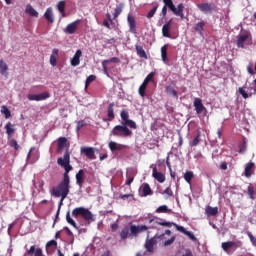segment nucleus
<instances>
[{
	"instance_id": "c756f323",
	"label": "nucleus",
	"mask_w": 256,
	"mask_h": 256,
	"mask_svg": "<svg viewBox=\"0 0 256 256\" xmlns=\"http://www.w3.org/2000/svg\"><path fill=\"white\" fill-rule=\"evenodd\" d=\"M108 147H109V149H110L112 152H114V151H120V150H122V149L125 148L124 145H122V144H117L116 142H113V141L109 142Z\"/></svg>"
},
{
	"instance_id": "09e8293b",
	"label": "nucleus",
	"mask_w": 256,
	"mask_h": 256,
	"mask_svg": "<svg viewBox=\"0 0 256 256\" xmlns=\"http://www.w3.org/2000/svg\"><path fill=\"white\" fill-rule=\"evenodd\" d=\"M157 10H158V6H154L153 9L149 10L146 18L152 19L154 17V15L156 14Z\"/></svg>"
},
{
	"instance_id": "f704fd0d",
	"label": "nucleus",
	"mask_w": 256,
	"mask_h": 256,
	"mask_svg": "<svg viewBox=\"0 0 256 256\" xmlns=\"http://www.w3.org/2000/svg\"><path fill=\"white\" fill-rule=\"evenodd\" d=\"M205 22L202 20L201 22H198L197 24H195L194 26V30L198 33V34H202L204 32V27H205Z\"/></svg>"
},
{
	"instance_id": "69168bd1",
	"label": "nucleus",
	"mask_w": 256,
	"mask_h": 256,
	"mask_svg": "<svg viewBox=\"0 0 256 256\" xmlns=\"http://www.w3.org/2000/svg\"><path fill=\"white\" fill-rule=\"evenodd\" d=\"M185 235L188 236L192 241L197 240L196 236L190 231H186Z\"/></svg>"
},
{
	"instance_id": "c85d7f7f",
	"label": "nucleus",
	"mask_w": 256,
	"mask_h": 256,
	"mask_svg": "<svg viewBox=\"0 0 256 256\" xmlns=\"http://www.w3.org/2000/svg\"><path fill=\"white\" fill-rule=\"evenodd\" d=\"M168 48H169L168 44L161 47V59H162L163 63L168 62Z\"/></svg>"
},
{
	"instance_id": "1a4fd4ad",
	"label": "nucleus",
	"mask_w": 256,
	"mask_h": 256,
	"mask_svg": "<svg viewBox=\"0 0 256 256\" xmlns=\"http://www.w3.org/2000/svg\"><path fill=\"white\" fill-rule=\"evenodd\" d=\"M68 146V140L66 137H59L57 139V148H56V152L58 154L62 153L63 150L65 149V147Z\"/></svg>"
},
{
	"instance_id": "ea45409f",
	"label": "nucleus",
	"mask_w": 256,
	"mask_h": 256,
	"mask_svg": "<svg viewBox=\"0 0 256 256\" xmlns=\"http://www.w3.org/2000/svg\"><path fill=\"white\" fill-rule=\"evenodd\" d=\"M0 113L4 114V117H6V119H9L11 117V111L7 108V106H2L0 109Z\"/></svg>"
},
{
	"instance_id": "4d7b16f0",
	"label": "nucleus",
	"mask_w": 256,
	"mask_h": 256,
	"mask_svg": "<svg viewBox=\"0 0 256 256\" xmlns=\"http://www.w3.org/2000/svg\"><path fill=\"white\" fill-rule=\"evenodd\" d=\"M109 63V61L108 60H104L103 62H102V70H103V73L105 74V75H109V73H108V67H107V64Z\"/></svg>"
},
{
	"instance_id": "58836bf2",
	"label": "nucleus",
	"mask_w": 256,
	"mask_h": 256,
	"mask_svg": "<svg viewBox=\"0 0 256 256\" xmlns=\"http://www.w3.org/2000/svg\"><path fill=\"white\" fill-rule=\"evenodd\" d=\"M247 194L251 200H255V188L252 185L247 187Z\"/></svg>"
},
{
	"instance_id": "aec40b11",
	"label": "nucleus",
	"mask_w": 256,
	"mask_h": 256,
	"mask_svg": "<svg viewBox=\"0 0 256 256\" xmlns=\"http://www.w3.org/2000/svg\"><path fill=\"white\" fill-rule=\"evenodd\" d=\"M27 255L32 256H43V250L41 248H36L35 246H30L29 250L26 251Z\"/></svg>"
},
{
	"instance_id": "f3484780",
	"label": "nucleus",
	"mask_w": 256,
	"mask_h": 256,
	"mask_svg": "<svg viewBox=\"0 0 256 256\" xmlns=\"http://www.w3.org/2000/svg\"><path fill=\"white\" fill-rule=\"evenodd\" d=\"M184 4H178L177 8L176 6L171 10L174 15L179 16L182 20H184Z\"/></svg>"
},
{
	"instance_id": "37998d69",
	"label": "nucleus",
	"mask_w": 256,
	"mask_h": 256,
	"mask_svg": "<svg viewBox=\"0 0 256 256\" xmlns=\"http://www.w3.org/2000/svg\"><path fill=\"white\" fill-rule=\"evenodd\" d=\"M154 73H150L149 75H147V77L144 79L142 85H145L146 87H148L149 82L154 80Z\"/></svg>"
},
{
	"instance_id": "a19ab883",
	"label": "nucleus",
	"mask_w": 256,
	"mask_h": 256,
	"mask_svg": "<svg viewBox=\"0 0 256 256\" xmlns=\"http://www.w3.org/2000/svg\"><path fill=\"white\" fill-rule=\"evenodd\" d=\"M170 211L171 210L166 205H162L155 210L156 213H170Z\"/></svg>"
},
{
	"instance_id": "39448f33",
	"label": "nucleus",
	"mask_w": 256,
	"mask_h": 256,
	"mask_svg": "<svg viewBox=\"0 0 256 256\" xmlns=\"http://www.w3.org/2000/svg\"><path fill=\"white\" fill-rule=\"evenodd\" d=\"M236 45L238 48L245 49L246 46L252 45V35L250 33H244L237 37Z\"/></svg>"
},
{
	"instance_id": "72a5a7b5",
	"label": "nucleus",
	"mask_w": 256,
	"mask_h": 256,
	"mask_svg": "<svg viewBox=\"0 0 256 256\" xmlns=\"http://www.w3.org/2000/svg\"><path fill=\"white\" fill-rule=\"evenodd\" d=\"M124 9V4L120 3L118 4V6H116L114 13H113V19H117L119 17V15L123 12Z\"/></svg>"
},
{
	"instance_id": "412c9836",
	"label": "nucleus",
	"mask_w": 256,
	"mask_h": 256,
	"mask_svg": "<svg viewBox=\"0 0 256 256\" xmlns=\"http://www.w3.org/2000/svg\"><path fill=\"white\" fill-rule=\"evenodd\" d=\"M44 18L49 24L54 23V14H53V9L52 8H46L44 12Z\"/></svg>"
},
{
	"instance_id": "473e14b6",
	"label": "nucleus",
	"mask_w": 256,
	"mask_h": 256,
	"mask_svg": "<svg viewBox=\"0 0 256 256\" xmlns=\"http://www.w3.org/2000/svg\"><path fill=\"white\" fill-rule=\"evenodd\" d=\"M135 50H136L137 55H138L140 58H144V59H147V58H148V56H147V54H146V52H145V50L143 49L142 46L136 45V46H135Z\"/></svg>"
},
{
	"instance_id": "ddd939ff",
	"label": "nucleus",
	"mask_w": 256,
	"mask_h": 256,
	"mask_svg": "<svg viewBox=\"0 0 256 256\" xmlns=\"http://www.w3.org/2000/svg\"><path fill=\"white\" fill-rule=\"evenodd\" d=\"M149 224H154V225H161V226H166L168 228H171L173 226V222H167L166 220H163L161 218H153L149 220Z\"/></svg>"
},
{
	"instance_id": "7ed1b4c3",
	"label": "nucleus",
	"mask_w": 256,
	"mask_h": 256,
	"mask_svg": "<svg viewBox=\"0 0 256 256\" xmlns=\"http://www.w3.org/2000/svg\"><path fill=\"white\" fill-rule=\"evenodd\" d=\"M132 134V131L129 130V128L124 126L123 124L115 126L111 131V135L115 137H129Z\"/></svg>"
},
{
	"instance_id": "6e6d98bb",
	"label": "nucleus",
	"mask_w": 256,
	"mask_h": 256,
	"mask_svg": "<svg viewBox=\"0 0 256 256\" xmlns=\"http://www.w3.org/2000/svg\"><path fill=\"white\" fill-rule=\"evenodd\" d=\"M172 232L170 230H165L163 234L155 235V237L159 240H163L165 235L171 236Z\"/></svg>"
},
{
	"instance_id": "f8f14e48",
	"label": "nucleus",
	"mask_w": 256,
	"mask_h": 256,
	"mask_svg": "<svg viewBox=\"0 0 256 256\" xmlns=\"http://www.w3.org/2000/svg\"><path fill=\"white\" fill-rule=\"evenodd\" d=\"M158 239L156 236L146 240L145 242V248L149 253H153L154 252V246L157 245V240Z\"/></svg>"
},
{
	"instance_id": "423d86ee",
	"label": "nucleus",
	"mask_w": 256,
	"mask_h": 256,
	"mask_svg": "<svg viewBox=\"0 0 256 256\" xmlns=\"http://www.w3.org/2000/svg\"><path fill=\"white\" fill-rule=\"evenodd\" d=\"M193 106L195 108L196 114L198 115L202 114L204 111H207L206 107L204 106L200 98L194 99Z\"/></svg>"
},
{
	"instance_id": "603ef678",
	"label": "nucleus",
	"mask_w": 256,
	"mask_h": 256,
	"mask_svg": "<svg viewBox=\"0 0 256 256\" xmlns=\"http://www.w3.org/2000/svg\"><path fill=\"white\" fill-rule=\"evenodd\" d=\"M176 240V236H172L170 239L163 242L164 247L171 246Z\"/></svg>"
},
{
	"instance_id": "052dcab7",
	"label": "nucleus",
	"mask_w": 256,
	"mask_h": 256,
	"mask_svg": "<svg viewBox=\"0 0 256 256\" xmlns=\"http://www.w3.org/2000/svg\"><path fill=\"white\" fill-rule=\"evenodd\" d=\"M253 68H254V64H253V62H250V63L248 64V66H247V72H248V74H250V75H254V74H255Z\"/></svg>"
},
{
	"instance_id": "de8ad7c7",
	"label": "nucleus",
	"mask_w": 256,
	"mask_h": 256,
	"mask_svg": "<svg viewBox=\"0 0 256 256\" xmlns=\"http://www.w3.org/2000/svg\"><path fill=\"white\" fill-rule=\"evenodd\" d=\"M96 80V76L94 75H90L87 77L86 81H85V89H87L89 87V85Z\"/></svg>"
},
{
	"instance_id": "9b49d317",
	"label": "nucleus",
	"mask_w": 256,
	"mask_h": 256,
	"mask_svg": "<svg viewBox=\"0 0 256 256\" xmlns=\"http://www.w3.org/2000/svg\"><path fill=\"white\" fill-rule=\"evenodd\" d=\"M197 7L201 12H204V13H210L215 10V4H208V2L197 4Z\"/></svg>"
},
{
	"instance_id": "393cba45",
	"label": "nucleus",
	"mask_w": 256,
	"mask_h": 256,
	"mask_svg": "<svg viewBox=\"0 0 256 256\" xmlns=\"http://www.w3.org/2000/svg\"><path fill=\"white\" fill-rule=\"evenodd\" d=\"M4 129H6V135H8V139H10L15 134L14 125L11 122L6 123Z\"/></svg>"
},
{
	"instance_id": "4468645a",
	"label": "nucleus",
	"mask_w": 256,
	"mask_h": 256,
	"mask_svg": "<svg viewBox=\"0 0 256 256\" xmlns=\"http://www.w3.org/2000/svg\"><path fill=\"white\" fill-rule=\"evenodd\" d=\"M152 177L157 180L159 183H164L166 181V177L164 174L157 170V167H153L152 169Z\"/></svg>"
},
{
	"instance_id": "3c124183",
	"label": "nucleus",
	"mask_w": 256,
	"mask_h": 256,
	"mask_svg": "<svg viewBox=\"0 0 256 256\" xmlns=\"http://www.w3.org/2000/svg\"><path fill=\"white\" fill-rule=\"evenodd\" d=\"M124 126H128V127H130V128H132V129H137V125H136V123L133 121V120H127L125 123H122Z\"/></svg>"
},
{
	"instance_id": "e433bc0d",
	"label": "nucleus",
	"mask_w": 256,
	"mask_h": 256,
	"mask_svg": "<svg viewBox=\"0 0 256 256\" xmlns=\"http://www.w3.org/2000/svg\"><path fill=\"white\" fill-rule=\"evenodd\" d=\"M66 221L68 224L72 225L75 229H78L76 222L71 217L70 211L66 213Z\"/></svg>"
},
{
	"instance_id": "2f4dec72",
	"label": "nucleus",
	"mask_w": 256,
	"mask_h": 256,
	"mask_svg": "<svg viewBox=\"0 0 256 256\" xmlns=\"http://www.w3.org/2000/svg\"><path fill=\"white\" fill-rule=\"evenodd\" d=\"M170 30H171V27L169 26V24H164L162 27L163 37L171 39L172 35L170 34Z\"/></svg>"
},
{
	"instance_id": "338daca9",
	"label": "nucleus",
	"mask_w": 256,
	"mask_h": 256,
	"mask_svg": "<svg viewBox=\"0 0 256 256\" xmlns=\"http://www.w3.org/2000/svg\"><path fill=\"white\" fill-rule=\"evenodd\" d=\"M167 13H168V6H166V4H164V6L162 7V16H163V18L167 17Z\"/></svg>"
},
{
	"instance_id": "bf43d9fd",
	"label": "nucleus",
	"mask_w": 256,
	"mask_h": 256,
	"mask_svg": "<svg viewBox=\"0 0 256 256\" xmlns=\"http://www.w3.org/2000/svg\"><path fill=\"white\" fill-rule=\"evenodd\" d=\"M49 63L51 66L55 67L57 65V58L55 55H51L49 58Z\"/></svg>"
},
{
	"instance_id": "864d4df0",
	"label": "nucleus",
	"mask_w": 256,
	"mask_h": 256,
	"mask_svg": "<svg viewBox=\"0 0 256 256\" xmlns=\"http://www.w3.org/2000/svg\"><path fill=\"white\" fill-rule=\"evenodd\" d=\"M201 139H200V133H198L195 138L193 139V141L191 142V146L192 147H195V146H198L199 143H200Z\"/></svg>"
},
{
	"instance_id": "f03ea898",
	"label": "nucleus",
	"mask_w": 256,
	"mask_h": 256,
	"mask_svg": "<svg viewBox=\"0 0 256 256\" xmlns=\"http://www.w3.org/2000/svg\"><path fill=\"white\" fill-rule=\"evenodd\" d=\"M72 216L75 219H78L79 216H81L88 223L95 221V217L92 214V212L89 209L84 208V207H77V208L73 209Z\"/></svg>"
},
{
	"instance_id": "4c0bfd02",
	"label": "nucleus",
	"mask_w": 256,
	"mask_h": 256,
	"mask_svg": "<svg viewBox=\"0 0 256 256\" xmlns=\"http://www.w3.org/2000/svg\"><path fill=\"white\" fill-rule=\"evenodd\" d=\"M194 178V173L192 171H187L184 174V180L188 183L191 184L192 179Z\"/></svg>"
},
{
	"instance_id": "680f3d73",
	"label": "nucleus",
	"mask_w": 256,
	"mask_h": 256,
	"mask_svg": "<svg viewBox=\"0 0 256 256\" xmlns=\"http://www.w3.org/2000/svg\"><path fill=\"white\" fill-rule=\"evenodd\" d=\"M172 226H175L176 230H178L179 232H182L183 234L187 233V230L184 227L179 226L176 223H173Z\"/></svg>"
},
{
	"instance_id": "cd10ccee",
	"label": "nucleus",
	"mask_w": 256,
	"mask_h": 256,
	"mask_svg": "<svg viewBox=\"0 0 256 256\" xmlns=\"http://www.w3.org/2000/svg\"><path fill=\"white\" fill-rule=\"evenodd\" d=\"M65 7H66L65 0H60L57 4V10L61 14V17L63 18L66 17Z\"/></svg>"
},
{
	"instance_id": "dca6fc26",
	"label": "nucleus",
	"mask_w": 256,
	"mask_h": 256,
	"mask_svg": "<svg viewBox=\"0 0 256 256\" xmlns=\"http://www.w3.org/2000/svg\"><path fill=\"white\" fill-rule=\"evenodd\" d=\"M127 23H128L130 32L133 34H136V32H137L136 20H135L134 16H131V14H128L127 15Z\"/></svg>"
},
{
	"instance_id": "bb28decb",
	"label": "nucleus",
	"mask_w": 256,
	"mask_h": 256,
	"mask_svg": "<svg viewBox=\"0 0 256 256\" xmlns=\"http://www.w3.org/2000/svg\"><path fill=\"white\" fill-rule=\"evenodd\" d=\"M76 184L80 187L84 184V170H79L75 176Z\"/></svg>"
},
{
	"instance_id": "a18cd8bd",
	"label": "nucleus",
	"mask_w": 256,
	"mask_h": 256,
	"mask_svg": "<svg viewBox=\"0 0 256 256\" xmlns=\"http://www.w3.org/2000/svg\"><path fill=\"white\" fill-rule=\"evenodd\" d=\"M146 89L147 86H145L144 84H141L139 89H138V93L140 95V97L144 98L146 96Z\"/></svg>"
},
{
	"instance_id": "a211bd4d",
	"label": "nucleus",
	"mask_w": 256,
	"mask_h": 256,
	"mask_svg": "<svg viewBox=\"0 0 256 256\" xmlns=\"http://www.w3.org/2000/svg\"><path fill=\"white\" fill-rule=\"evenodd\" d=\"M140 190L142 192L143 197H147L153 194V190L151 189L150 185L148 183H143L140 187Z\"/></svg>"
},
{
	"instance_id": "79ce46f5",
	"label": "nucleus",
	"mask_w": 256,
	"mask_h": 256,
	"mask_svg": "<svg viewBox=\"0 0 256 256\" xmlns=\"http://www.w3.org/2000/svg\"><path fill=\"white\" fill-rule=\"evenodd\" d=\"M165 90L169 95L175 98H178V92L175 89H173L171 86L166 87Z\"/></svg>"
},
{
	"instance_id": "8fccbe9b",
	"label": "nucleus",
	"mask_w": 256,
	"mask_h": 256,
	"mask_svg": "<svg viewBox=\"0 0 256 256\" xmlns=\"http://www.w3.org/2000/svg\"><path fill=\"white\" fill-rule=\"evenodd\" d=\"M246 234H247L252 246H254L256 248V236H254L252 234V232H247Z\"/></svg>"
},
{
	"instance_id": "49530a36",
	"label": "nucleus",
	"mask_w": 256,
	"mask_h": 256,
	"mask_svg": "<svg viewBox=\"0 0 256 256\" xmlns=\"http://www.w3.org/2000/svg\"><path fill=\"white\" fill-rule=\"evenodd\" d=\"M162 194L165 195L166 199H169L170 197L174 196V193L170 187L166 188Z\"/></svg>"
},
{
	"instance_id": "20e7f679",
	"label": "nucleus",
	"mask_w": 256,
	"mask_h": 256,
	"mask_svg": "<svg viewBox=\"0 0 256 256\" xmlns=\"http://www.w3.org/2000/svg\"><path fill=\"white\" fill-rule=\"evenodd\" d=\"M149 229H157L155 225L146 226V225H133L130 224V235L132 237H138L140 233L145 232Z\"/></svg>"
},
{
	"instance_id": "f257e3e1",
	"label": "nucleus",
	"mask_w": 256,
	"mask_h": 256,
	"mask_svg": "<svg viewBox=\"0 0 256 256\" xmlns=\"http://www.w3.org/2000/svg\"><path fill=\"white\" fill-rule=\"evenodd\" d=\"M57 164L64 168L63 178L56 187H52L50 194L56 198L62 197V200H65L71 188L69 172L73 170V167L70 165L69 149H66L63 158H57Z\"/></svg>"
},
{
	"instance_id": "e2e57ef3",
	"label": "nucleus",
	"mask_w": 256,
	"mask_h": 256,
	"mask_svg": "<svg viewBox=\"0 0 256 256\" xmlns=\"http://www.w3.org/2000/svg\"><path fill=\"white\" fill-rule=\"evenodd\" d=\"M57 245H58L57 241L51 240V241H49V242L46 243V248H50V247L56 248Z\"/></svg>"
},
{
	"instance_id": "a878e982",
	"label": "nucleus",
	"mask_w": 256,
	"mask_h": 256,
	"mask_svg": "<svg viewBox=\"0 0 256 256\" xmlns=\"http://www.w3.org/2000/svg\"><path fill=\"white\" fill-rule=\"evenodd\" d=\"M205 213L208 217L216 216L219 213L218 207L207 206Z\"/></svg>"
},
{
	"instance_id": "2eb2a0df",
	"label": "nucleus",
	"mask_w": 256,
	"mask_h": 256,
	"mask_svg": "<svg viewBox=\"0 0 256 256\" xmlns=\"http://www.w3.org/2000/svg\"><path fill=\"white\" fill-rule=\"evenodd\" d=\"M79 23H80V20H75L74 22H71L70 24L67 25L65 32L69 35L74 34L78 29Z\"/></svg>"
},
{
	"instance_id": "9d476101",
	"label": "nucleus",
	"mask_w": 256,
	"mask_h": 256,
	"mask_svg": "<svg viewBox=\"0 0 256 256\" xmlns=\"http://www.w3.org/2000/svg\"><path fill=\"white\" fill-rule=\"evenodd\" d=\"M255 163L254 162H249L245 165L244 169V176L246 178H250L253 174H255Z\"/></svg>"
},
{
	"instance_id": "7c9ffc66",
	"label": "nucleus",
	"mask_w": 256,
	"mask_h": 256,
	"mask_svg": "<svg viewBox=\"0 0 256 256\" xmlns=\"http://www.w3.org/2000/svg\"><path fill=\"white\" fill-rule=\"evenodd\" d=\"M131 232H130V227L126 226L124 227L121 232H120V238L121 240H125L127 239L128 237H133V236H130Z\"/></svg>"
},
{
	"instance_id": "6ab92c4d",
	"label": "nucleus",
	"mask_w": 256,
	"mask_h": 256,
	"mask_svg": "<svg viewBox=\"0 0 256 256\" xmlns=\"http://www.w3.org/2000/svg\"><path fill=\"white\" fill-rule=\"evenodd\" d=\"M82 57V51L81 50H77L73 56V58L71 59L70 63L71 66L76 67L80 65V58Z\"/></svg>"
},
{
	"instance_id": "0e129e2a",
	"label": "nucleus",
	"mask_w": 256,
	"mask_h": 256,
	"mask_svg": "<svg viewBox=\"0 0 256 256\" xmlns=\"http://www.w3.org/2000/svg\"><path fill=\"white\" fill-rule=\"evenodd\" d=\"M239 94H241V96H242L244 99L249 98V94H248L243 88H239Z\"/></svg>"
},
{
	"instance_id": "c9c22d12",
	"label": "nucleus",
	"mask_w": 256,
	"mask_h": 256,
	"mask_svg": "<svg viewBox=\"0 0 256 256\" xmlns=\"http://www.w3.org/2000/svg\"><path fill=\"white\" fill-rule=\"evenodd\" d=\"M235 245H236L235 242H233V241H228V242H223V243L221 244V247H222V249H223L225 252H227L230 248H232V247L235 246Z\"/></svg>"
},
{
	"instance_id": "b1692460",
	"label": "nucleus",
	"mask_w": 256,
	"mask_h": 256,
	"mask_svg": "<svg viewBox=\"0 0 256 256\" xmlns=\"http://www.w3.org/2000/svg\"><path fill=\"white\" fill-rule=\"evenodd\" d=\"M114 107L115 103H110L107 107V117L108 121H112L115 119V114H114Z\"/></svg>"
},
{
	"instance_id": "774afa93",
	"label": "nucleus",
	"mask_w": 256,
	"mask_h": 256,
	"mask_svg": "<svg viewBox=\"0 0 256 256\" xmlns=\"http://www.w3.org/2000/svg\"><path fill=\"white\" fill-rule=\"evenodd\" d=\"M84 126H86V122L85 121H78L77 122V130H80Z\"/></svg>"
},
{
	"instance_id": "6e6552de",
	"label": "nucleus",
	"mask_w": 256,
	"mask_h": 256,
	"mask_svg": "<svg viewBox=\"0 0 256 256\" xmlns=\"http://www.w3.org/2000/svg\"><path fill=\"white\" fill-rule=\"evenodd\" d=\"M47 98H50V94L48 92H44L39 95H33V94L27 95V99L29 101H43V100H46Z\"/></svg>"
},
{
	"instance_id": "4be33fe9",
	"label": "nucleus",
	"mask_w": 256,
	"mask_h": 256,
	"mask_svg": "<svg viewBox=\"0 0 256 256\" xmlns=\"http://www.w3.org/2000/svg\"><path fill=\"white\" fill-rule=\"evenodd\" d=\"M9 67L4 60H0V75L4 76L6 79L9 77Z\"/></svg>"
},
{
	"instance_id": "0eeeda50",
	"label": "nucleus",
	"mask_w": 256,
	"mask_h": 256,
	"mask_svg": "<svg viewBox=\"0 0 256 256\" xmlns=\"http://www.w3.org/2000/svg\"><path fill=\"white\" fill-rule=\"evenodd\" d=\"M80 153L84 154L89 160L96 159L95 150L92 147H82Z\"/></svg>"
},
{
	"instance_id": "5701e85b",
	"label": "nucleus",
	"mask_w": 256,
	"mask_h": 256,
	"mask_svg": "<svg viewBox=\"0 0 256 256\" xmlns=\"http://www.w3.org/2000/svg\"><path fill=\"white\" fill-rule=\"evenodd\" d=\"M25 13L28 14L31 17H35L38 18L39 17V13L37 12V10H35V8H33L32 5L28 4L25 8Z\"/></svg>"
},
{
	"instance_id": "5fc2aeb1",
	"label": "nucleus",
	"mask_w": 256,
	"mask_h": 256,
	"mask_svg": "<svg viewBox=\"0 0 256 256\" xmlns=\"http://www.w3.org/2000/svg\"><path fill=\"white\" fill-rule=\"evenodd\" d=\"M164 5H166L171 11L175 6L173 0H163Z\"/></svg>"
},
{
	"instance_id": "c03bdc74",
	"label": "nucleus",
	"mask_w": 256,
	"mask_h": 256,
	"mask_svg": "<svg viewBox=\"0 0 256 256\" xmlns=\"http://www.w3.org/2000/svg\"><path fill=\"white\" fill-rule=\"evenodd\" d=\"M120 117H121V119H122V121H123L124 123H126L127 121L130 120V119H129V113H128V111H126V110H122V111H121Z\"/></svg>"
},
{
	"instance_id": "13d9d810",
	"label": "nucleus",
	"mask_w": 256,
	"mask_h": 256,
	"mask_svg": "<svg viewBox=\"0 0 256 256\" xmlns=\"http://www.w3.org/2000/svg\"><path fill=\"white\" fill-rule=\"evenodd\" d=\"M10 147H13L16 151H18L20 148L18 142L15 139L10 140Z\"/></svg>"
}]
</instances>
